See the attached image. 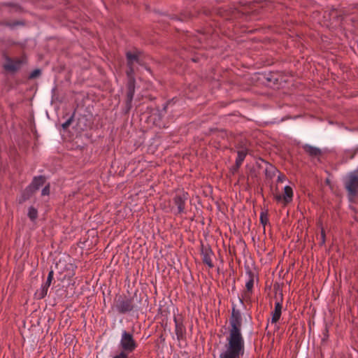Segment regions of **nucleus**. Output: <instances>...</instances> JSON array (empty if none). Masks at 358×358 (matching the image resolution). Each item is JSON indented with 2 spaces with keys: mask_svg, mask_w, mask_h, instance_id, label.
I'll return each instance as SVG.
<instances>
[{
  "mask_svg": "<svg viewBox=\"0 0 358 358\" xmlns=\"http://www.w3.org/2000/svg\"><path fill=\"white\" fill-rule=\"evenodd\" d=\"M229 324L224 349L220 354L219 358H241L245 353V341L241 333V313L235 306H232Z\"/></svg>",
  "mask_w": 358,
  "mask_h": 358,
  "instance_id": "obj_1",
  "label": "nucleus"
},
{
  "mask_svg": "<svg viewBox=\"0 0 358 358\" xmlns=\"http://www.w3.org/2000/svg\"><path fill=\"white\" fill-rule=\"evenodd\" d=\"M143 297L141 293L136 291L132 296H119L115 303V309L120 314L130 312H138L142 309Z\"/></svg>",
  "mask_w": 358,
  "mask_h": 358,
  "instance_id": "obj_2",
  "label": "nucleus"
},
{
  "mask_svg": "<svg viewBox=\"0 0 358 358\" xmlns=\"http://www.w3.org/2000/svg\"><path fill=\"white\" fill-rule=\"evenodd\" d=\"M126 75L127 77V92L124 106L122 108V113L125 115L129 113L132 108V101L135 93L136 79L134 66H127Z\"/></svg>",
  "mask_w": 358,
  "mask_h": 358,
  "instance_id": "obj_3",
  "label": "nucleus"
},
{
  "mask_svg": "<svg viewBox=\"0 0 358 358\" xmlns=\"http://www.w3.org/2000/svg\"><path fill=\"white\" fill-rule=\"evenodd\" d=\"M137 346L138 344L133 334L125 330L123 331L120 343L121 351H124V353L128 355L129 353L133 352L136 349Z\"/></svg>",
  "mask_w": 358,
  "mask_h": 358,
  "instance_id": "obj_4",
  "label": "nucleus"
},
{
  "mask_svg": "<svg viewBox=\"0 0 358 358\" xmlns=\"http://www.w3.org/2000/svg\"><path fill=\"white\" fill-rule=\"evenodd\" d=\"M189 197V194L183 189L178 191L173 197V203L177 208L175 215H181L185 213L186 201Z\"/></svg>",
  "mask_w": 358,
  "mask_h": 358,
  "instance_id": "obj_5",
  "label": "nucleus"
},
{
  "mask_svg": "<svg viewBox=\"0 0 358 358\" xmlns=\"http://www.w3.org/2000/svg\"><path fill=\"white\" fill-rule=\"evenodd\" d=\"M5 59L7 62L6 64H3V69L9 72L15 73L20 70L21 66L26 63V59L16 58L13 59L8 55L5 56Z\"/></svg>",
  "mask_w": 358,
  "mask_h": 358,
  "instance_id": "obj_6",
  "label": "nucleus"
},
{
  "mask_svg": "<svg viewBox=\"0 0 358 358\" xmlns=\"http://www.w3.org/2000/svg\"><path fill=\"white\" fill-rule=\"evenodd\" d=\"M201 255L202 256L203 263L210 268H213L214 264L211 257L214 255V252L210 245L207 244L204 245L202 242L201 243Z\"/></svg>",
  "mask_w": 358,
  "mask_h": 358,
  "instance_id": "obj_7",
  "label": "nucleus"
},
{
  "mask_svg": "<svg viewBox=\"0 0 358 358\" xmlns=\"http://www.w3.org/2000/svg\"><path fill=\"white\" fill-rule=\"evenodd\" d=\"M175 322V331L178 341H184L186 339V328L183 324V318L181 315L173 316Z\"/></svg>",
  "mask_w": 358,
  "mask_h": 358,
  "instance_id": "obj_8",
  "label": "nucleus"
},
{
  "mask_svg": "<svg viewBox=\"0 0 358 358\" xmlns=\"http://www.w3.org/2000/svg\"><path fill=\"white\" fill-rule=\"evenodd\" d=\"M293 198V189L292 188L287 185L284 187V193L283 195L281 194H274V199L276 201L280 202L282 201L283 206H285L289 203L292 201Z\"/></svg>",
  "mask_w": 358,
  "mask_h": 358,
  "instance_id": "obj_9",
  "label": "nucleus"
},
{
  "mask_svg": "<svg viewBox=\"0 0 358 358\" xmlns=\"http://www.w3.org/2000/svg\"><path fill=\"white\" fill-rule=\"evenodd\" d=\"M262 162H257L255 165L252 166H247L248 171H247V181L248 184H250V180L251 179L252 182H254L255 179H257L260 175V169L262 167Z\"/></svg>",
  "mask_w": 358,
  "mask_h": 358,
  "instance_id": "obj_10",
  "label": "nucleus"
},
{
  "mask_svg": "<svg viewBox=\"0 0 358 358\" xmlns=\"http://www.w3.org/2000/svg\"><path fill=\"white\" fill-rule=\"evenodd\" d=\"M280 300L275 303L274 310L271 312V323L272 324L277 323L281 317L282 308V300H283V294H282V291H280Z\"/></svg>",
  "mask_w": 358,
  "mask_h": 358,
  "instance_id": "obj_11",
  "label": "nucleus"
},
{
  "mask_svg": "<svg viewBox=\"0 0 358 358\" xmlns=\"http://www.w3.org/2000/svg\"><path fill=\"white\" fill-rule=\"evenodd\" d=\"M304 152L308 154L311 158H317L318 159L322 155L321 149L314 147L313 145L305 144L302 146Z\"/></svg>",
  "mask_w": 358,
  "mask_h": 358,
  "instance_id": "obj_12",
  "label": "nucleus"
},
{
  "mask_svg": "<svg viewBox=\"0 0 358 358\" xmlns=\"http://www.w3.org/2000/svg\"><path fill=\"white\" fill-rule=\"evenodd\" d=\"M46 182V177L45 176H34L31 182L28 185L36 193L41 187L44 185Z\"/></svg>",
  "mask_w": 358,
  "mask_h": 358,
  "instance_id": "obj_13",
  "label": "nucleus"
},
{
  "mask_svg": "<svg viewBox=\"0 0 358 358\" xmlns=\"http://www.w3.org/2000/svg\"><path fill=\"white\" fill-rule=\"evenodd\" d=\"M125 56L127 59V66H134V63L141 64L139 51L136 50L134 52L127 51Z\"/></svg>",
  "mask_w": 358,
  "mask_h": 358,
  "instance_id": "obj_14",
  "label": "nucleus"
},
{
  "mask_svg": "<svg viewBox=\"0 0 358 358\" xmlns=\"http://www.w3.org/2000/svg\"><path fill=\"white\" fill-rule=\"evenodd\" d=\"M34 194L35 192L31 189V187L27 186L22 191L20 197L17 199L18 203L22 204L29 200Z\"/></svg>",
  "mask_w": 358,
  "mask_h": 358,
  "instance_id": "obj_15",
  "label": "nucleus"
},
{
  "mask_svg": "<svg viewBox=\"0 0 358 358\" xmlns=\"http://www.w3.org/2000/svg\"><path fill=\"white\" fill-rule=\"evenodd\" d=\"M247 273L248 274V275L250 277V279L248 280V281L245 284V289H245V291L244 292V294H245V297H248V296L250 297V295L252 292V288H253V285H254V277H255V275H254V273L251 270L248 271Z\"/></svg>",
  "mask_w": 358,
  "mask_h": 358,
  "instance_id": "obj_16",
  "label": "nucleus"
},
{
  "mask_svg": "<svg viewBox=\"0 0 358 358\" xmlns=\"http://www.w3.org/2000/svg\"><path fill=\"white\" fill-rule=\"evenodd\" d=\"M194 17V15L189 10H183L179 15H173L171 19L180 21H187Z\"/></svg>",
  "mask_w": 358,
  "mask_h": 358,
  "instance_id": "obj_17",
  "label": "nucleus"
},
{
  "mask_svg": "<svg viewBox=\"0 0 358 358\" xmlns=\"http://www.w3.org/2000/svg\"><path fill=\"white\" fill-rule=\"evenodd\" d=\"M261 162L262 164H264L266 165L265 168V175L267 178L271 179L275 176V172L276 171V169L273 167L271 164H268L266 161L264 159H261Z\"/></svg>",
  "mask_w": 358,
  "mask_h": 358,
  "instance_id": "obj_18",
  "label": "nucleus"
},
{
  "mask_svg": "<svg viewBox=\"0 0 358 358\" xmlns=\"http://www.w3.org/2000/svg\"><path fill=\"white\" fill-rule=\"evenodd\" d=\"M24 24H25V22L23 20H14L13 22H10V21H7V20L0 21V26L8 27L11 29H13L14 27H15L17 26H24Z\"/></svg>",
  "mask_w": 358,
  "mask_h": 358,
  "instance_id": "obj_19",
  "label": "nucleus"
},
{
  "mask_svg": "<svg viewBox=\"0 0 358 358\" xmlns=\"http://www.w3.org/2000/svg\"><path fill=\"white\" fill-rule=\"evenodd\" d=\"M48 288H49V286H47L45 284H43L41 289L37 290L35 292V297L37 299H42L45 298V296L47 295Z\"/></svg>",
  "mask_w": 358,
  "mask_h": 358,
  "instance_id": "obj_20",
  "label": "nucleus"
},
{
  "mask_svg": "<svg viewBox=\"0 0 358 358\" xmlns=\"http://www.w3.org/2000/svg\"><path fill=\"white\" fill-rule=\"evenodd\" d=\"M264 78L266 80L268 85H271V84L275 85L278 83V79L275 78V75L272 72H269L268 74H265Z\"/></svg>",
  "mask_w": 358,
  "mask_h": 358,
  "instance_id": "obj_21",
  "label": "nucleus"
},
{
  "mask_svg": "<svg viewBox=\"0 0 358 358\" xmlns=\"http://www.w3.org/2000/svg\"><path fill=\"white\" fill-rule=\"evenodd\" d=\"M259 221L261 224L264 227V230L265 231L266 226L269 224V220H268V210L262 211L260 213V217Z\"/></svg>",
  "mask_w": 358,
  "mask_h": 358,
  "instance_id": "obj_22",
  "label": "nucleus"
},
{
  "mask_svg": "<svg viewBox=\"0 0 358 358\" xmlns=\"http://www.w3.org/2000/svg\"><path fill=\"white\" fill-rule=\"evenodd\" d=\"M38 210L34 207L30 206L28 209L27 216L31 222H35L38 218Z\"/></svg>",
  "mask_w": 358,
  "mask_h": 358,
  "instance_id": "obj_23",
  "label": "nucleus"
},
{
  "mask_svg": "<svg viewBox=\"0 0 358 358\" xmlns=\"http://www.w3.org/2000/svg\"><path fill=\"white\" fill-rule=\"evenodd\" d=\"M170 306L161 305L158 309V314L161 315V317H166L170 314Z\"/></svg>",
  "mask_w": 358,
  "mask_h": 358,
  "instance_id": "obj_24",
  "label": "nucleus"
},
{
  "mask_svg": "<svg viewBox=\"0 0 358 358\" xmlns=\"http://www.w3.org/2000/svg\"><path fill=\"white\" fill-rule=\"evenodd\" d=\"M1 6L3 7H10L15 8V11L17 12H22L23 8L22 7L17 3L14 2H3L1 3Z\"/></svg>",
  "mask_w": 358,
  "mask_h": 358,
  "instance_id": "obj_25",
  "label": "nucleus"
},
{
  "mask_svg": "<svg viewBox=\"0 0 358 358\" xmlns=\"http://www.w3.org/2000/svg\"><path fill=\"white\" fill-rule=\"evenodd\" d=\"M87 121V120L85 116L81 118H79L76 125L78 129L81 131L86 130L89 127V125H87L84 122Z\"/></svg>",
  "mask_w": 358,
  "mask_h": 358,
  "instance_id": "obj_26",
  "label": "nucleus"
},
{
  "mask_svg": "<svg viewBox=\"0 0 358 358\" xmlns=\"http://www.w3.org/2000/svg\"><path fill=\"white\" fill-rule=\"evenodd\" d=\"M237 155H238V156L236 157L235 162L241 165L247 155V150H238L237 152Z\"/></svg>",
  "mask_w": 358,
  "mask_h": 358,
  "instance_id": "obj_27",
  "label": "nucleus"
},
{
  "mask_svg": "<svg viewBox=\"0 0 358 358\" xmlns=\"http://www.w3.org/2000/svg\"><path fill=\"white\" fill-rule=\"evenodd\" d=\"M329 327H328V324H324V329L323 330V332H322V343H326L328 339H329Z\"/></svg>",
  "mask_w": 358,
  "mask_h": 358,
  "instance_id": "obj_28",
  "label": "nucleus"
},
{
  "mask_svg": "<svg viewBox=\"0 0 358 358\" xmlns=\"http://www.w3.org/2000/svg\"><path fill=\"white\" fill-rule=\"evenodd\" d=\"M41 75V70L40 69H36L29 73V75L28 76V79L33 80L34 78L39 77Z\"/></svg>",
  "mask_w": 358,
  "mask_h": 358,
  "instance_id": "obj_29",
  "label": "nucleus"
},
{
  "mask_svg": "<svg viewBox=\"0 0 358 358\" xmlns=\"http://www.w3.org/2000/svg\"><path fill=\"white\" fill-rule=\"evenodd\" d=\"M53 278H54V271H53V270H50L48 273V275L46 282L44 284L46 285L47 286L50 287Z\"/></svg>",
  "mask_w": 358,
  "mask_h": 358,
  "instance_id": "obj_30",
  "label": "nucleus"
},
{
  "mask_svg": "<svg viewBox=\"0 0 358 358\" xmlns=\"http://www.w3.org/2000/svg\"><path fill=\"white\" fill-rule=\"evenodd\" d=\"M50 183H48L42 189L41 191V195L42 196H45V195H49L50 194Z\"/></svg>",
  "mask_w": 358,
  "mask_h": 358,
  "instance_id": "obj_31",
  "label": "nucleus"
},
{
  "mask_svg": "<svg viewBox=\"0 0 358 358\" xmlns=\"http://www.w3.org/2000/svg\"><path fill=\"white\" fill-rule=\"evenodd\" d=\"M73 119V115H72L65 122L62 124L63 129H66L71 124Z\"/></svg>",
  "mask_w": 358,
  "mask_h": 358,
  "instance_id": "obj_32",
  "label": "nucleus"
},
{
  "mask_svg": "<svg viewBox=\"0 0 358 358\" xmlns=\"http://www.w3.org/2000/svg\"><path fill=\"white\" fill-rule=\"evenodd\" d=\"M326 242V233L323 227H321V241L320 245H323Z\"/></svg>",
  "mask_w": 358,
  "mask_h": 358,
  "instance_id": "obj_33",
  "label": "nucleus"
},
{
  "mask_svg": "<svg viewBox=\"0 0 358 358\" xmlns=\"http://www.w3.org/2000/svg\"><path fill=\"white\" fill-rule=\"evenodd\" d=\"M57 91V87H55L52 90V101H51L52 103L59 101L57 95L56 94Z\"/></svg>",
  "mask_w": 358,
  "mask_h": 358,
  "instance_id": "obj_34",
  "label": "nucleus"
},
{
  "mask_svg": "<svg viewBox=\"0 0 358 358\" xmlns=\"http://www.w3.org/2000/svg\"><path fill=\"white\" fill-rule=\"evenodd\" d=\"M241 164L235 162V164L234 166H232V167L230 169L231 173L234 174L236 172H237L238 171L239 168L241 167Z\"/></svg>",
  "mask_w": 358,
  "mask_h": 358,
  "instance_id": "obj_35",
  "label": "nucleus"
},
{
  "mask_svg": "<svg viewBox=\"0 0 358 358\" xmlns=\"http://www.w3.org/2000/svg\"><path fill=\"white\" fill-rule=\"evenodd\" d=\"M113 358H129V357L124 351H120L119 354L114 356Z\"/></svg>",
  "mask_w": 358,
  "mask_h": 358,
  "instance_id": "obj_36",
  "label": "nucleus"
},
{
  "mask_svg": "<svg viewBox=\"0 0 358 358\" xmlns=\"http://www.w3.org/2000/svg\"><path fill=\"white\" fill-rule=\"evenodd\" d=\"M286 180V176L282 173H280V174L278 176L277 182H282Z\"/></svg>",
  "mask_w": 358,
  "mask_h": 358,
  "instance_id": "obj_37",
  "label": "nucleus"
},
{
  "mask_svg": "<svg viewBox=\"0 0 358 358\" xmlns=\"http://www.w3.org/2000/svg\"><path fill=\"white\" fill-rule=\"evenodd\" d=\"M162 317V325L164 327V329L167 327L168 324V316L166 317Z\"/></svg>",
  "mask_w": 358,
  "mask_h": 358,
  "instance_id": "obj_38",
  "label": "nucleus"
},
{
  "mask_svg": "<svg viewBox=\"0 0 358 358\" xmlns=\"http://www.w3.org/2000/svg\"><path fill=\"white\" fill-rule=\"evenodd\" d=\"M210 131L211 133H215L216 131H221V132H223V133H226L227 131L225 129H224L219 130L217 128H211L210 129Z\"/></svg>",
  "mask_w": 358,
  "mask_h": 358,
  "instance_id": "obj_39",
  "label": "nucleus"
},
{
  "mask_svg": "<svg viewBox=\"0 0 358 358\" xmlns=\"http://www.w3.org/2000/svg\"><path fill=\"white\" fill-rule=\"evenodd\" d=\"M69 266H70V267L72 268V271H73L72 273H71V275H69V280H71V277H72L73 275H74L73 270H74L75 268H77V266H76V265H74V264H69Z\"/></svg>",
  "mask_w": 358,
  "mask_h": 358,
  "instance_id": "obj_40",
  "label": "nucleus"
},
{
  "mask_svg": "<svg viewBox=\"0 0 358 358\" xmlns=\"http://www.w3.org/2000/svg\"><path fill=\"white\" fill-rule=\"evenodd\" d=\"M169 103H170V101H168L165 102L164 104L163 105L162 111H164V113H166V108H167V106Z\"/></svg>",
  "mask_w": 358,
  "mask_h": 358,
  "instance_id": "obj_41",
  "label": "nucleus"
},
{
  "mask_svg": "<svg viewBox=\"0 0 358 358\" xmlns=\"http://www.w3.org/2000/svg\"><path fill=\"white\" fill-rule=\"evenodd\" d=\"M352 6V8H358V3L355 4L351 5Z\"/></svg>",
  "mask_w": 358,
  "mask_h": 358,
  "instance_id": "obj_42",
  "label": "nucleus"
},
{
  "mask_svg": "<svg viewBox=\"0 0 358 358\" xmlns=\"http://www.w3.org/2000/svg\"><path fill=\"white\" fill-rule=\"evenodd\" d=\"M238 300H239V301H240V303H242V304H243V303H243V298H240V297H239V298H238Z\"/></svg>",
  "mask_w": 358,
  "mask_h": 358,
  "instance_id": "obj_43",
  "label": "nucleus"
},
{
  "mask_svg": "<svg viewBox=\"0 0 358 358\" xmlns=\"http://www.w3.org/2000/svg\"><path fill=\"white\" fill-rule=\"evenodd\" d=\"M192 60L194 62H198V58H192Z\"/></svg>",
  "mask_w": 358,
  "mask_h": 358,
  "instance_id": "obj_44",
  "label": "nucleus"
},
{
  "mask_svg": "<svg viewBox=\"0 0 358 358\" xmlns=\"http://www.w3.org/2000/svg\"><path fill=\"white\" fill-rule=\"evenodd\" d=\"M149 99H150V100H153V99H155V98H153V97H152L151 96H149Z\"/></svg>",
  "mask_w": 358,
  "mask_h": 358,
  "instance_id": "obj_45",
  "label": "nucleus"
},
{
  "mask_svg": "<svg viewBox=\"0 0 358 358\" xmlns=\"http://www.w3.org/2000/svg\"><path fill=\"white\" fill-rule=\"evenodd\" d=\"M235 289V280H234V286H233V289Z\"/></svg>",
  "mask_w": 358,
  "mask_h": 358,
  "instance_id": "obj_46",
  "label": "nucleus"
},
{
  "mask_svg": "<svg viewBox=\"0 0 358 358\" xmlns=\"http://www.w3.org/2000/svg\"><path fill=\"white\" fill-rule=\"evenodd\" d=\"M65 278H66V275L64 277V278L61 279V281H63Z\"/></svg>",
  "mask_w": 358,
  "mask_h": 358,
  "instance_id": "obj_47",
  "label": "nucleus"
}]
</instances>
